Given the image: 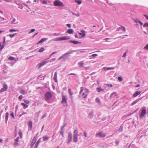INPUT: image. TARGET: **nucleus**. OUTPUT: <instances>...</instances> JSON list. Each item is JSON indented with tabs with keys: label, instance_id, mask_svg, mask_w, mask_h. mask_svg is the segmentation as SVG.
I'll return each mask as SVG.
<instances>
[{
	"label": "nucleus",
	"instance_id": "f257e3e1",
	"mask_svg": "<svg viewBox=\"0 0 148 148\" xmlns=\"http://www.w3.org/2000/svg\"><path fill=\"white\" fill-rule=\"evenodd\" d=\"M80 89L79 93L81 96L84 98L86 97L89 93L88 90L83 87H81Z\"/></svg>",
	"mask_w": 148,
	"mask_h": 148
},
{
	"label": "nucleus",
	"instance_id": "f03ea898",
	"mask_svg": "<svg viewBox=\"0 0 148 148\" xmlns=\"http://www.w3.org/2000/svg\"><path fill=\"white\" fill-rule=\"evenodd\" d=\"M70 37H66V36L64 37H58L54 39L55 41H59L69 39Z\"/></svg>",
	"mask_w": 148,
	"mask_h": 148
},
{
	"label": "nucleus",
	"instance_id": "7ed1b4c3",
	"mask_svg": "<svg viewBox=\"0 0 148 148\" xmlns=\"http://www.w3.org/2000/svg\"><path fill=\"white\" fill-rule=\"evenodd\" d=\"M53 5L54 6H64V5L63 3L61 1L59 0H56L54 1Z\"/></svg>",
	"mask_w": 148,
	"mask_h": 148
},
{
	"label": "nucleus",
	"instance_id": "20e7f679",
	"mask_svg": "<svg viewBox=\"0 0 148 148\" xmlns=\"http://www.w3.org/2000/svg\"><path fill=\"white\" fill-rule=\"evenodd\" d=\"M62 100L61 103L63 104H64L65 105L67 104V101L66 96L64 95L63 94H62Z\"/></svg>",
	"mask_w": 148,
	"mask_h": 148
},
{
	"label": "nucleus",
	"instance_id": "39448f33",
	"mask_svg": "<svg viewBox=\"0 0 148 148\" xmlns=\"http://www.w3.org/2000/svg\"><path fill=\"white\" fill-rule=\"evenodd\" d=\"M74 134L73 140L74 142H76L77 141V133L78 132L77 130H75L74 132Z\"/></svg>",
	"mask_w": 148,
	"mask_h": 148
},
{
	"label": "nucleus",
	"instance_id": "423d86ee",
	"mask_svg": "<svg viewBox=\"0 0 148 148\" xmlns=\"http://www.w3.org/2000/svg\"><path fill=\"white\" fill-rule=\"evenodd\" d=\"M106 136V134L102 132L97 134L96 135V137H104Z\"/></svg>",
	"mask_w": 148,
	"mask_h": 148
},
{
	"label": "nucleus",
	"instance_id": "0eeeda50",
	"mask_svg": "<svg viewBox=\"0 0 148 148\" xmlns=\"http://www.w3.org/2000/svg\"><path fill=\"white\" fill-rule=\"evenodd\" d=\"M45 96L47 99H49L52 97V94L50 92H48L45 94Z\"/></svg>",
	"mask_w": 148,
	"mask_h": 148
},
{
	"label": "nucleus",
	"instance_id": "6e6552de",
	"mask_svg": "<svg viewBox=\"0 0 148 148\" xmlns=\"http://www.w3.org/2000/svg\"><path fill=\"white\" fill-rule=\"evenodd\" d=\"M3 88H2L0 90V92H3L6 91L8 89V86L6 84H4L3 86Z\"/></svg>",
	"mask_w": 148,
	"mask_h": 148
},
{
	"label": "nucleus",
	"instance_id": "1a4fd4ad",
	"mask_svg": "<svg viewBox=\"0 0 148 148\" xmlns=\"http://www.w3.org/2000/svg\"><path fill=\"white\" fill-rule=\"evenodd\" d=\"M146 113V110L145 108L143 109L142 111L141 112L140 114V117H141L143 116H144L145 114Z\"/></svg>",
	"mask_w": 148,
	"mask_h": 148
},
{
	"label": "nucleus",
	"instance_id": "9d476101",
	"mask_svg": "<svg viewBox=\"0 0 148 148\" xmlns=\"http://www.w3.org/2000/svg\"><path fill=\"white\" fill-rule=\"evenodd\" d=\"M47 62L45 60L42 61L38 65V68H41L42 66L45 65Z\"/></svg>",
	"mask_w": 148,
	"mask_h": 148
},
{
	"label": "nucleus",
	"instance_id": "9b49d317",
	"mask_svg": "<svg viewBox=\"0 0 148 148\" xmlns=\"http://www.w3.org/2000/svg\"><path fill=\"white\" fill-rule=\"evenodd\" d=\"M37 139V138L35 136L34 137L31 143V145L33 147L35 143L36 142Z\"/></svg>",
	"mask_w": 148,
	"mask_h": 148
},
{
	"label": "nucleus",
	"instance_id": "f8f14e48",
	"mask_svg": "<svg viewBox=\"0 0 148 148\" xmlns=\"http://www.w3.org/2000/svg\"><path fill=\"white\" fill-rule=\"evenodd\" d=\"M79 34L82 37H83L86 35L85 31L84 30H82L81 31V32L79 33Z\"/></svg>",
	"mask_w": 148,
	"mask_h": 148
},
{
	"label": "nucleus",
	"instance_id": "ddd939ff",
	"mask_svg": "<svg viewBox=\"0 0 148 148\" xmlns=\"http://www.w3.org/2000/svg\"><path fill=\"white\" fill-rule=\"evenodd\" d=\"M41 138H40L37 141L36 143L35 146L34 147V148H37L38 147V146L40 143L41 142Z\"/></svg>",
	"mask_w": 148,
	"mask_h": 148
},
{
	"label": "nucleus",
	"instance_id": "4468645a",
	"mask_svg": "<svg viewBox=\"0 0 148 148\" xmlns=\"http://www.w3.org/2000/svg\"><path fill=\"white\" fill-rule=\"evenodd\" d=\"M72 134L69 133L68 137V138L67 139V141L68 142V143L70 142V141L72 140Z\"/></svg>",
	"mask_w": 148,
	"mask_h": 148
},
{
	"label": "nucleus",
	"instance_id": "2eb2a0df",
	"mask_svg": "<svg viewBox=\"0 0 148 148\" xmlns=\"http://www.w3.org/2000/svg\"><path fill=\"white\" fill-rule=\"evenodd\" d=\"M141 93L140 91H136L133 95V97H135L139 95Z\"/></svg>",
	"mask_w": 148,
	"mask_h": 148
},
{
	"label": "nucleus",
	"instance_id": "dca6fc26",
	"mask_svg": "<svg viewBox=\"0 0 148 148\" xmlns=\"http://www.w3.org/2000/svg\"><path fill=\"white\" fill-rule=\"evenodd\" d=\"M70 42L74 44H81L82 43L78 41H76L75 40H70Z\"/></svg>",
	"mask_w": 148,
	"mask_h": 148
},
{
	"label": "nucleus",
	"instance_id": "f3484780",
	"mask_svg": "<svg viewBox=\"0 0 148 148\" xmlns=\"http://www.w3.org/2000/svg\"><path fill=\"white\" fill-rule=\"evenodd\" d=\"M21 105L23 106V108L24 109L27 108L28 106V105H27L23 103H21Z\"/></svg>",
	"mask_w": 148,
	"mask_h": 148
},
{
	"label": "nucleus",
	"instance_id": "a211bd4d",
	"mask_svg": "<svg viewBox=\"0 0 148 148\" xmlns=\"http://www.w3.org/2000/svg\"><path fill=\"white\" fill-rule=\"evenodd\" d=\"M114 69V68L113 67H104L103 68V69L105 71H106L107 70L113 69Z\"/></svg>",
	"mask_w": 148,
	"mask_h": 148
},
{
	"label": "nucleus",
	"instance_id": "6ab92c4d",
	"mask_svg": "<svg viewBox=\"0 0 148 148\" xmlns=\"http://www.w3.org/2000/svg\"><path fill=\"white\" fill-rule=\"evenodd\" d=\"M47 38H42L37 43V44H38L40 43H42V42H44L46 40H47Z\"/></svg>",
	"mask_w": 148,
	"mask_h": 148
},
{
	"label": "nucleus",
	"instance_id": "aec40b11",
	"mask_svg": "<svg viewBox=\"0 0 148 148\" xmlns=\"http://www.w3.org/2000/svg\"><path fill=\"white\" fill-rule=\"evenodd\" d=\"M53 79L55 82H57V72H56L54 74V75L53 77Z\"/></svg>",
	"mask_w": 148,
	"mask_h": 148
},
{
	"label": "nucleus",
	"instance_id": "412c9836",
	"mask_svg": "<svg viewBox=\"0 0 148 148\" xmlns=\"http://www.w3.org/2000/svg\"><path fill=\"white\" fill-rule=\"evenodd\" d=\"M9 115V114L8 112H7L5 113V119L6 121V123H7L8 120V117Z\"/></svg>",
	"mask_w": 148,
	"mask_h": 148
},
{
	"label": "nucleus",
	"instance_id": "4be33fe9",
	"mask_svg": "<svg viewBox=\"0 0 148 148\" xmlns=\"http://www.w3.org/2000/svg\"><path fill=\"white\" fill-rule=\"evenodd\" d=\"M20 92L23 95H25L26 94L27 91L25 90L22 89L20 91Z\"/></svg>",
	"mask_w": 148,
	"mask_h": 148
},
{
	"label": "nucleus",
	"instance_id": "5701e85b",
	"mask_svg": "<svg viewBox=\"0 0 148 148\" xmlns=\"http://www.w3.org/2000/svg\"><path fill=\"white\" fill-rule=\"evenodd\" d=\"M32 126V122L31 121H30L29 122L28 127L29 128L31 129Z\"/></svg>",
	"mask_w": 148,
	"mask_h": 148
},
{
	"label": "nucleus",
	"instance_id": "b1692460",
	"mask_svg": "<svg viewBox=\"0 0 148 148\" xmlns=\"http://www.w3.org/2000/svg\"><path fill=\"white\" fill-rule=\"evenodd\" d=\"M84 63L82 62H80L78 63V65L80 67H84Z\"/></svg>",
	"mask_w": 148,
	"mask_h": 148
},
{
	"label": "nucleus",
	"instance_id": "393cba45",
	"mask_svg": "<svg viewBox=\"0 0 148 148\" xmlns=\"http://www.w3.org/2000/svg\"><path fill=\"white\" fill-rule=\"evenodd\" d=\"M98 92H99L101 91H104V90L103 89H102L100 88H96Z\"/></svg>",
	"mask_w": 148,
	"mask_h": 148
},
{
	"label": "nucleus",
	"instance_id": "a878e982",
	"mask_svg": "<svg viewBox=\"0 0 148 148\" xmlns=\"http://www.w3.org/2000/svg\"><path fill=\"white\" fill-rule=\"evenodd\" d=\"M18 137H17L15 139V142L14 143V144L16 145H17L18 144Z\"/></svg>",
	"mask_w": 148,
	"mask_h": 148
},
{
	"label": "nucleus",
	"instance_id": "bb28decb",
	"mask_svg": "<svg viewBox=\"0 0 148 148\" xmlns=\"http://www.w3.org/2000/svg\"><path fill=\"white\" fill-rule=\"evenodd\" d=\"M73 32V30L72 29H69L67 31V33L69 34H71Z\"/></svg>",
	"mask_w": 148,
	"mask_h": 148
},
{
	"label": "nucleus",
	"instance_id": "cd10ccee",
	"mask_svg": "<svg viewBox=\"0 0 148 148\" xmlns=\"http://www.w3.org/2000/svg\"><path fill=\"white\" fill-rule=\"evenodd\" d=\"M45 50V49L43 47H42L40 49L38 50V52H41L44 51Z\"/></svg>",
	"mask_w": 148,
	"mask_h": 148
},
{
	"label": "nucleus",
	"instance_id": "c85d7f7f",
	"mask_svg": "<svg viewBox=\"0 0 148 148\" xmlns=\"http://www.w3.org/2000/svg\"><path fill=\"white\" fill-rule=\"evenodd\" d=\"M69 53H66L65 54H64V55H63L62 56H61V57H60L58 59V60H60V59H62V58H65V57H64V56L65 55H67V54H69Z\"/></svg>",
	"mask_w": 148,
	"mask_h": 148
},
{
	"label": "nucleus",
	"instance_id": "c756f323",
	"mask_svg": "<svg viewBox=\"0 0 148 148\" xmlns=\"http://www.w3.org/2000/svg\"><path fill=\"white\" fill-rule=\"evenodd\" d=\"M48 137L47 136H43L42 137L43 140V141H45L47 140L48 139Z\"/></svg>",
	"mask_w": 148,
	"mask_h": 148
},
{
	"label": "nucleus",
	"instance_id": "7c9ffc66",
	"mask_svg": "<svg viewBox=\"0 0 148 148\" xmlns=\"http://www.w3.org/2000/svg\"><path fill=\"white\" fill-rule=\"evenodd\" d=\"M11 22L12 23L14 24H16L18 23V21H16V19L15 18H14Z\"/></svg>",
	"mask_w": 148,
	"mask_h": 148
},
{
	"label": "nucleus",
	"instance_id": "2f4dec72",
	"mask_svg": "<svg viewBox=\"0 0 148 148\" xmlns=\"http://www.w3.org/2000/svg\"><path fill=\"white\" fill-rule=\"evenodd\" d=\"M15 59V58L12 56H10L8 58V60H13Z\"/></svg>",
	"mask_w": 148,
	"mask_h": 148
},
{
	"label": "nucleus",
	"instance_id": "473e14b6",
	"mask_svg": "<svg viewBox=\"0 0 148 148\" xmlns=\"http://www.w3.org/2000/svg\"><path fill=\"white\" fill-rule=\"evenodd\" d=\"M138 100H135V101H133L131 104V105L132 106H133V105L135 104L137 102H138Z\"/></svg>",
	"mask_w": 148,
	"mask_h": 148
},
{
	"label": "nucleus",
	"instance_id": "72a5a7b5",
	"mask_svg": "<svg viewBox=\"0 0 148 148\" xmlns=\"http://www.w3.org/2000/svg\"><path fill=\"white\" fill-rule=\"evenodd\" d=\"M16 33H14L12 34H10L9 35V36L10 38H12L13 37H14L16 35Z\"/></svg>",
	"mask_w": 148,
	"mask_h": 148
},
{
	"label": "nucleus",
	"instance_id": "f704fd0d",
	"mask_svg": "<svg viewBox=\"0 0 148 148\" xmlns=\"http://www.w3.org/2000/svg\"><path fill=\"white\" fill-rule=\"evenodd\" d=\"M18 31V30L14 29H11L9 30V31L10 32H16V31Z\"/></svg>",
	"mask_w": 148,
	"mask_h": 148
},
{
	"label": "nucleus",
	"instance_id": "c9c22d12",
	"mask_svg": "<svg viewBox=\"0 0 148 148\" xmlns=\"http://www.w3.org/2000/svg\"><path fill=\"white\" fill-rule=\"evenodd\" d=\"M75 2L77 3L78 4H80L82 3V1L80 0H75Z\"/></svg>",
	"mask_w": 148,
	"mask_h": 148
},
{
	"label": "nucleus",
	"instance_id": "e433bc0d",
	"mask_svg": "<svg viewBox=\"0 0 148 148\" xmlns=\"http://www.w3.org/2000/svg\"><path fill=\"white\" fill-rule=\"evenodd\" d=\"M24 102L26 104H28L29 103L30 101L28 100H26L25 99H23Z\"/></svg>",
	"mask_w": 148,
	"mask_h": 148
},
{
	"label": "nucleus",
	"instance_id": "4c0bfd02",
	"mask_svg": "<svg viewBox=\"0 0 148 148\" xmlns=\"http://www.w3.org/2000/svg\"><path fill=\"white\" fill-rule=\"evenodd\" d=\"M1 42L0 43V50H1L4 47L3 45H1Z\"/></svg>",
	"mask_w": 148,
	"mask_h": 148
},
{
	"label": "nucleus",
	"instance_id": "58836bf2",
	"mask_svg": "<svg viewBox=\"0 0 148 148\" xmlns=\"http://www.w3.org/2000/svg\"><path fill=\"white\" fill-rule=\"evenodd\" d=\"M96 101L98 103H100V99L98 98H97L96 99Z\"/></svg>",
	"mask_w": 148,
	"mask_h": 148
},
{
	"label": "nucleus",
	"instance_id": "ea45409f",
	"mask_svg": "<svg viewBox=\"0 0 148 148\" xmlns=\"http://www.w3.org/2000/svg\"><path fill=\"white\" fill-rule=\"evenodd\" d=\"M72 14H73V15H74L75 16H76L77 17H78V16H79V14L78 13H77V14H75V13H73V12H72Z\"/></svg>",
	"mask_w": 148,
	"mask_h": 148
},
{
	"label": "nucleus",
	"instance_id": "a19ab883",
	"mask_svg": "<svg viewBox=\"0 0 148 148\" xmlns=\"http://www.w3.org/2000/svg\"><path fill=\"white\" fill-rule=\"evenodd\" d=\"M121 26L122 28V29H122V30L124 32H125L126 31V29H125V27H124L122 26Z\"/></svg>",
	"mask_w": 148,
	"mask_h": 148
},
{
	"label": "nucleus",
	"instance_id": "79ce46f5",
	"mask_svg": "<svg viewBox=\"0 0 148 148\" xmlns=\"http://www.w3.org/2000/svg\"><path fill=\"white\" fill-rule=\"evenodd\" d=\"M143 27H148V23H145L144 24Z\"/></svg>",
	"mask_w": 148,
	"mask_h": 148
},
{
	"label": "nucleus",
	"instance_id": "37998d69",
	"mask_svg": "<svg viewBox=\"0 0 148 148\" xmlns=\"http://www.w3.org/2000/svg\"><path fill=\"white\" fill-rule=\"evenodd\" d=\"M118 80L119 81H122V78L121 77H119L118 78Z\"/></svg>",
	"mask_w": 148,
	"mask_h": 148
},
{
	"label": "nucleus",
	"instance_id": "c03bdc74",
	"mask_svg": "<svg viewBox=\"0 0 148 148\" xmlns=\"http://www.w3.org/2000/svg\"><path fill=\"white\" fill-rule=\"evenodd\" d=\"M68 91H69V92L70 95H72V92H71V89H68Z\"/></svg>",
	"mask_w": 148,
	"mask_h": 148
},
{
	"label": "nucleus",
	"instance_id": "a18cd8bd",
	"mask_svg": "<svg viewBox=\"0 0 148 148\" xmlns=\"http://www.w3.org/2000/svg\"><path fill=\"white\" fill-rule=\"evenodd\" d=\"M18 134L21 137H22V133L21 131H20L18 132Z\"/></svg>",
	"mask_w": 148,
	"mask_h": 148
},
{
	"label": "nucleus",
	"instance_id": "49530a36",
	"mask_svg": "<svg viewBox=\"0 0 148 148\" xmlns=\"http://www.w3.org/2000/svg\"><path fill=\"white\" fill-rule=\"evenodd\" d=\"M56 53V51H54V52H53L50 55L49 57L48 58V59H49V58H50L51 56L53 55V54H54L55 53Z\"/></svg>",
	"mask_w": 148,
	"mask_h": 148
},
{
	"label": "nucleus",
	"instance_id": "de8ad7c7",
	"mask_svg": "<svg viewBox=\"0 0 148 148\" xmlns=\"http://www.w3.org/2000/svg\"><path fill=\"white\" fill-rule=\"evenodd\" d=\"M35 29H31L30 32L29 33H30L32 32H33L35 31Z\"/></svg>",
	"mask_w": 148,
	"mask_h": 148
},
{
	"label": "nucleus",
	"instance_id": "09e8293b",
	"mask_svg": "<svg viewBox=\"0 0 148 148\" xmlns=\"http://www.w3.org/2000/svg\"><path fill=\"white\" fill-rule=\"evenodd\" d=\"M53 35L54 36H57L59 35V34L57 33H54L53 34Z\"/></svg>",
	"mask_w": 148,
	"mask_h": 148
},
{
	"label": "nucleus",
	"instance_id": "8fccbe9b",
	"mask_svg": "<svg viewBox=\"0 0 148 148\" xmlns=\"http://www.w3.org/2000/svg\"><path fill=\"white\" fill-rule=\"evenodd\" d=\"M144 49L148 50V44L144 47Z\"/></svg>",
	"mask_w": 148,
	"mask_h": 148
},
{
	"label": "nucleus",
	"instance_id": "3c124183",
	"mask_svg": "<svg viewBox=\"0 0 148 148\" xmlns=\"http://www.w3.org/2000/svg\"><path fill=\"white\" fill-rule=\"evenodd\" d=\"M23 96L22 95H21L19 96V97H18V99H19L21 100L23 98Z\"/></svg>",
	"mask_w": 148,
	"mask_h": 148
},
{
	"label": "nucleus",
	"instance_id": "603ef678",
	"mask_svg": "<svg viewBox=\"0 0 148 148\" xmlns=\"http://www.w3.org/2000/svg\"><path fill=\"white\" fill-rule=\"evenodd\" d=\"M10 115L13 118H14V113L13 112H12V113H11Z\"/></svg>",
	"mask_w": 148,
	"mask_h": 148
},
{
	"label": "nucleus",
	"instance_id": "864d4df0",
	"mask_svg": "<svg viewBox=\"0 0 148 148\" xmlns=\"http://www.w3.org/2000/svg\"><path fill=\"white\" fill-rule=\"evenodd\" d=\"M143 15L145 17V18L147 20H148V16L145 15L143 14Z\"/></svg>",
	"mask_w": 148,
	"mask_h": 148
},
{
	"label": "nucleus",
	"instance_id": "5fc2aeb1",
	"mask_svg": "<svg viewBox=\"0 0 148 148\" xmlns=\"http://www.w3.org/2000/svg\"><path fill=\"white\" fill-rule=\"evenodd\" d=\"M126 56V52H125L122 57H125Z\"/></svg>",
	"mask_w": 148,
	"mask_h": 148
},
{
	"label": "nucleus",
	"instance_id": "6e6d98bb",
	"mask_svg": "<svg viewBox=\"0 0 148 148\" xmlns=\"http://www.w3.org/2000/svg\"><path fill=\"white\" fill-rule=\"evenodd\" d=\"M42 3H43L44 4H47V1H42Z\"/></svg>",
	"mask_w": 148,
	"mask_h": 148
},
{
	"label": "nucleus",
	"instance_id": "4d7b16f0",
	"mask_svg": "<svg viewBox=\"0 0 148 148\" xmlns=\"http://www.w3.org/2000/svg\"><path fill=\"white\" fill-rule=\"evenodd\" d=\"M97 54H93L92 55V57H95L97 56Z\"/></svg>",
	"mask_w": 148,
	"mask_h": 148
},
{
	"label": "nucleus",
	"instance_id": "13d9d810",
	"mask_svg": "<svg viewBox=\"0 0 148 148\" xmlns=\"http://www.w3.org/2000/svg\"><path fill=\"white\" fill-rule=\"evenodd\" d=\"M46 114H45L44 115H43L42 117H41V118L42 119H43L44 117H46Z\"/></svg>",
	"mask_w": 148,
	"mask_h": 148
},
{
	"label": "nucleus",
	"instance_id": "bf43d9fd",
	"mask_svg": "<svg viewBox=\"0 0 148 148\" xmlns=\"http://www.w3.org/2000/svg\"><path fill=\"white\" fill-rule=\"evenodd\" d=\"M138 23H140L141 25H142L143 24V23H142L141 21H138Z\"/></svg>",
	"mask_w": 148,
	"mask_h": 148
},
{
	"label": "nucleus",
	"instance_id": "052dcab7",
	"mask_svg": "<svg viewBox=\"0 0 148 148\" xmlns=\"http://www.w3.org/2000/svg\"><path fill=\"white\" fill-rule=\"evenodd\" d=\"M121 29H122V28H121V27H119V28H117V29H116V30H117V31H120V30Z\"/></svg>",
	"mask_w": 148,
	"mask_h": 148
},
{
	"label": "nucleus",
	"instance_id": "680f3d73",
	"mask_svg": "<svg viewBox=\"0 0 148 148\" xmlns=\"http://www.w3.org/2000/svg\"><path fill=\"white\" fill-rule=\"evenodd\" d=\"M84 135L85 137H87V134L86 132H84Z\"/></svg>",
	"mask_w": 148,
	"mask_h": 148
},
{
	"label": "nucleus",
	"instance_id": "e2e57ef3",
	"mask_svg": "<svg viewBox=\"0 0 148 148\" xmlns=\"http://www.w3.org/2000/svg\"><path fill=\"white\" fill-rule=\"evenodd\" d=\"M67 25V27H69L70 28L71 27V25H70V24H68Z\"/></svg>",
	"mask_w": 148,
	"mask_h": 148
},
{
	"label": "nucleus",
	"instance_id": "0e129e2a",
	"mask_svg": "<svg viewBox=\"0 0 148 148\" xmlns=\"http://www.w3.org/2000/svg\"><path fill=\"white\" fill-rule=\"evenodd\" d=\"M75 38H78V36L77 34H76L75 35Z\"/></svg>",
	"mask_w": 148,
	"mask_h": 148
},
{
	"label": "nucleus",
	"instance_id": "69168bd1",
	"mask_svg": "<svg viewBox=\"0 0 148 148\" xmlns=\"http://www.w3.org/2000/svg\"><path fill=\"white\" fill-rule=\"evenodd\" d=\"M75 75V73H70L68 75Z\"/></svg>",
	"mask_w": 148,
	"mask_h": 148
},
{
	"label": "nucleus",
	"instance_id": "338daca9",
	"mask_svg": "<svg viewBox=\"0 0 148 148\" xmlns=\"http://www.w3.org/2000/svg\"><path fill=\"white\" fill-rule=\"evenodd\" d=\"M140 86V85L139 84H138L136 86H135L137 88V87H139Z\"/></svg>",
	"mask_w": 148,
	"mask_h": 148
},
{
	"label": "nucleus",
	"instance_id": "774afa93",
	"mask_svg": "<svg viewBox=\"0 0 148 148\" xmlns=\"http://www.w3.org/2000/svg\"><path fill=\"white\" fill-rule=\"evenodd\" d=\"M116 94V92H113V93H112L111 95H114Z\"/></svg>",
	"mask_w": 148,
	"mask_h": 148
}]
</instances>
